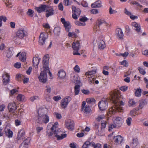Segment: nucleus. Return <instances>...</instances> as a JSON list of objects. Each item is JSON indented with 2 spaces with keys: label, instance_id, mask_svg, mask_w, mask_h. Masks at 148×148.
I'll return each instance as SVG.
<instances>
[{
  "label": "nucleus",
  "instance_id": "nucleus-20",
  "mask_svg": "<svg viewBox=\"0 0 148 148\" xmlns=\"http://www.w3.org/2000/svg\"><path fill=\"white\" fill-rule=\"evenodd\" d=\"M19 56L20 60L22 62H24L26 60V53L25 52H19L16 56V57Z\"/></svg>",
  "mask_w": 148,
  "mask_h": 148
},
{
  "label": "nucleus",
  "instance_id": "nucleus-38",
  "mask_svg": "<svg viewBox=\"0 0 148 148\" xmlns=\"http://www.w3.org/2000/svg\"><path fill=\"white\" fill-rule=\"evenodd\" d=\"M92 144L90 143V141L85 142L82 146V148H92L91 147Z\"/></svg>",
  "mask_w": 148,
  "mask_h": 148
},
{
  "label": "nucleus",
  "instance_id": "nucleus-59",
  "mask_svg": "<svg viewBox=\"0 0 148 148\" xmlns=\"http://www.w3.org/2000/svg\"><path fill=\"white\" fill-rule=\"evenodd\" d=\"M125 32L127 34H129L130 31V29L128 25H126L125 26Z\"/></svg>",
  "mask_w": 148,
  "mask_h": 148
},
{
  "label": "nucleus",
  "instance_id": "nucleus-33",
  "mask_svg": "<svg viewBox=\"0 0 148 148\" xmlns=\"http://www.w3.org/2000/svg\"><path fill=\"white\" fill-rule=\"evenodd\" d=\"M58 75L60 79H63L65 77L66 75V73L63 70H60L58 73Z\"/></svg>",
  "mask_w": 148,
  "mask_h": 148
},
{
  "label": "nucleus",
  "instance_id": "nucleus-39",
  "mask_svg": "<svg viewBox=\"0 0 148 148\" xmlns=\"http://www.w3.org/2000/svg\"><path fill=\"white\" fill-rule=\"evenodd\" d=\"M141 89L140 88H138L135 92V96L137 97H140L141 95Z\"/></svg>",
  "mask_w": 148,
  "mask_h": 148
},
{
  "label": "nucleus",
  "instance_id": "nucleus-27",
  "mask_svg": "<svg viewBox=\"0 0 148 148\" xmlns=\"http://www.w3.org/2000/svg\"><path fill=\"white\" fill-rule=\"evenodd\" d=\"M30 142V139L29 138L24 140L21 143L19 147V148H27L28 145Z\"/></svg>",
  "mask_w": 148,
  "mask_h": 148
},
{
  "label": "nucleus",
  "instance_id": "nucleus-48",
  "mask_svg": "<svg viewBox=\"0 0 148 148\" xmlns=\"http://www.w3.org/2000/svg\"><path fill=\"white\" fill-rule=\"evenodd\" d=\"M132 119L131 117H128L126 121L127 124L128 126H130L131 124Z\"/></svg>",
  "mask_w": 148,
  "mask_h": 148
},
{
  "label": "nucleus",
  "instance_id": "nucleus-21",
  "mask_svg": "<svg viewBox=\"0 0 148 148\" xmlns=\"http://www.w3.org/2000/svg\"><path fill=\"white\" fill-rule=\"evenodd\" d=\"M24 114V110L23 109L21 108L18 109L17 111H15L13 115L16 116L18 118H21Z\"/></svg>",
  "mask_w": 148,
  "mask_h": 148
},
{
  "label": "nucleus",
  "instance_id": "nucleus-41",
  "mask_svg": "<svg viewBox=\"0 0 148 148\" xmlns=\"http://www.w3.org/2000/svg\"><path fill=\"white\" fill-rule=\"evenodd\" d=\"M34 11L31 9H29L26 12L27 14L30 17H32L34 16Z\"/></svg>",
  "mask_w": 148,
  "mask_h": 148
},
{
  "label": "nucleus",
  "instance_id": "nucleus-12",
  "mask_svg": "<svg viewBox=\"0 0 148 148\" xmlns=\"http://www.w3.org/2000/svg\"><path fill=\"white\" fill-rule=\"evenodd\" d=\"M8 107L9 112L12 113V115L15 112L16 110L17 109L16 103L14 102L9 103Z\"/></svg>",
  "mask_w": 148,
  "mask_h": 148
},
{
  "label": "nucleus",
  "instance_id": "nucleus-61",
  "mask_svg": "<svg viewBox=\"0 0 148 148\" xmlns=\"http://www.w3.org/2000/svg\"><path fill=\"white\" fill-rule=\"evenodd\" d=\"M129 53L127 52H125L124 53H120L118 56H122L123 57H126L128 56V55Z\"/></svg>",
  "mask_w": 148,
  "mask_h": 148
},
{
  "label": "nucleus",
  "instance_id": "nucleus-45",
  "mask_svg": "<svg viewBox=\"0 0 148 148\" xmlns=\"http://www.w3.org/2000/svg\"><path fill=\"white\" fill-rule=\"evenodd\" d=\"M129 106H130L133 107L134 105L136 104V102H135L134 99H130L128 102Z\"/></svg>",
  "mask_w": 148,
  "mask_h": 148
},
{
  "label": "nucleus",
  "instance_id": "nucleus-23",
  "mask_svg": "<svg viewBox=\"0 0 148 148\" xmlns=\"http://www.w3.org/2000/svg\"><path fill=\"white\" fill-rule=\"evenodd\" d=\"M40 58L39 57H34L33 59V64L34 66L36 69H38V65L40 60Z\"/></svg>",
  "mask_w": 148,
  "mask_h": 148
},
{
  "label": "nucleus",
  "instance_id": "nucleus-5",
  "mask_svg": "<svg viewBox=\"0 0 148 148\" xmlns=\"http://www.w3.org/2000/svg\"><path fill=\"white\" fill-rule=\"evenodd\" d=\"M108 25V24L104 20L99 21L97 25L94 27V31L95 32H99L101 29L104 30L103 26H107Z\"/></svg>",
  "mask_w": 148,
  "mask_h": 148
},
{
  "label": "nucleus",
  "instance_id": "nucleus-40",
  "mask_svg": "<svg viewBox=\"0 0 148 148\" xmlns=\"http://www.w3.org/2000/svg\"><path fill=\"white\" fill-rule=\"evenodd\" d=\"M80 91V86L79 85H76L75 86L74 93L75 95L78 94Z\"/></svg>",
  "mask_w": 148,
  "mask_h": 148
},
{
  "label": "nucleus",
  "instance_id": "nucleus-13",
  "mask_svg": "<svg viewBox=\"0 0 148 148\" xmlns=\"http://www.w3.org/2000/svg\"><path fill=\"white\" fill-rule=\"evenodd\" d=\"M108 106V102L107 100H102L99 102L98 106L99 109L101 111L105 110Z\"/></svg>",
  "mask_w": 148,
  "mask_h": 148
},
{
  "label": "nucleus",
  "instance_id": "nucleus-50",
  "mask_svg": "<svg viewBox=\"0 0 148 148\" xmlns=\"http://www.w3.org/2000/svg\"><path fill=\"white\" fill-rule=\"evenodd\" d=\"M135 108H134L133 110L130 111V115L132 117L135 116L136 115Z\"/></svg>",
  "mask_w": 148,
  "mask_h": 148
},
{
  "label": "nucleus",
  "instance_id": "nucleus-57",
  "mask_svg": "<svg viewBox=\"0 0 148 148\" xmlns=\"http://www.w3.org/2000/svg\"><path fill=\"white\" fill-rule=\"evenodd\" d=\"M105 117V115L103 114L99 115L96 119L97 121H100L101 119H104Z\"/></svg>",
  "mask_w": 148,
  "mask_h": 148
},
{
  "label": "nucleus",
  "instance_id": "nucleus-43",
  "mask_svg": "<svg viewBox=\"0 0 148 148\" xmlns=\"http://www.w3.org/2000/svg\"><path fill=\"white\" fill-rule=\"evenodd\" d=\"M60 28L59 27H55L53 30L54 33L56 35H59L60 33Z\"/></svg>",
  "mask_w": 148,
  "mask_h": 148
},
{
  "label": "nucleus",
  "instance_id": "nucleus-3",
  "mask_svg": "<svg viewBox=\"0 0 148 148\" xmlns=\"http://www.w3.org/2000/svg\"><path fill=\"white\" fill-rule=\"evenodd\" d=\"M47 110L46 108H40L38 111V115L36 120L40 124H46L49 121V118L47 114Z\"/></svg>",
  "mask_w": 148,
  "mask_h": 148
},
{
  "label": "nucleus",
  "instance_id": "nucleus-4",
  "mask_svg": "<svg viewBox=\"0 0 148 148\" xmlns=\"http://www.w3.org/2000/svg\"><path fill=\"white\" fill-rule=\"evenodd\" d=\"M49 56L48 55L44 56L43 58L42 65L43 68L44 69L45 72L48 73L49 75L51 76V73L50 71L49 67Z\"/></svg>",
  "mask_w": 148,
  "mask_h": 148
},
{
  "label": "nucleus",
  "instance_id": "nucleus-52",
  "mask_svg": "<svg viewBox=\"0 0 148 148\" xmlns=\"http://www.w3.org/2000/svg\"><path fill=\"white\" fill-rule=\"evenodd\" d=\"M75 23L76 25L79 26H85L86 25L85 23L84 22L81 23L78 21H75Z\"/></svg>",
  "mask_w": 148,
  "mask_h": 148
},
{
  "label": "nucleus",
  "instance_id": "nucleus-36",
  "mask_svg": "<svg viewBox=\"0 0 148 148\" xmlns=\"http://www.w3.org/2000/svg\"><path fill=\"white\" fill-rule=\"evenodd\" d=\"M90 144H92V145L91 146V147L92 148L93 147L94 148H101V145L99 143H97L96 144H95V143L93 142H90Z\"/></svg>",
  "mask_w": 148,
  "mask_h": 148
},
{
  "label": "nucleus",
  "instance_id": "nucleus-7",
  "mask_svg": "<svg viewBox=\"0 0 148 148\" xmlns=\"http://www.w3.org/2000/svg\"><path fill=\"white\" fill-rule=\"evenodd\" d=\"M15 36L13 38L14 41H17L19 39H22L26 36V32L23 29H19L16 33Z\"/></svg>",
  "mask_w": 148,
  "mask_h": 148
},
{
  "label": "nucleus",
  "instance_id": "nucleus-63",
  "mask_svg": "<svg viewBox=\"0 0 148 148\" xmlns=\"http://www.w3.org/2000/svg\"><path fill=\"white\" fill-rule=\"evenodd\" d=\"M18 92V90L16 89H14L10 91V93L11 95H13Z\"/></svg>",
  "mask_w": 148,
  "mask_h": 148
},
{
  "label": "nucleus",
  "instance_id": "nucleus-31",
  "mask_svg": "<svg viewBox=\"0 0 148 148\" xmlns=\"http://www.w3.org/2000/svg\"><path fill=\"white\" fill-rule=\"evenodd\" d=\"M101 2L100 1H98L94 3L91 4V6L92 8H99L101 7Z\"/></svg>",
  "mask_w": 148,
  "mask_h": 148
},
{
  "label": "nucleus",
  "instance_id": "nucleus-30",
  "mask_svg": "<svg viewBox=\"0 0 148 148\" xmlns=\"http://www.w3.org/2000/svg\"><path fill=\"white\" fill-rule=\"evenodd\" d=\"M98 45L99 48L101 49H103L105 47V43L103 40H100L98 41Z\"/></svg>",
  "mask_w": 148,
  "mask_h": 148
},
{
  "label": "nucleus",
  "instance_id": "nucleus-32",
  "mask_svg": "<svg viewBox=\"0 0 148 148\" xmlns=\"http://www.w3.org/2000/svg\"><path fill=\"white\" fill-rule=\"evenodd\" d=\"M73 13L77 14L78 16H79L81 11L79 9L77 8L75 6H73L72 7Z\"/></svg>",
  "mask_w": 148,
  "mask_h": 148
},
{
  "label": "nucleus",
  "instance_id": "nucleus-22",
  "mask_svg": "<svg viewBox=\"0 0 148 148\" xmlns=\"http://www.w3.org/2000/svg\"><path fill=\"white\" fill-rule=\"evenodd\" d=\"M47 6L45 5H41L39 7H36L35 9L39 13L45 12Z\"/></svg>",
  "mask_w": 148,
  "mask_h": 148
},
{
  "label": "nucleus",
  "instance_id": "nucleus-35",
  "mask_svg": "<svg viewBox=\"0 0 148 148\" xmlns=\"http://www.w3.org/2000/svg\"><path fill=\"white\" fill-rule=\"evenodd\" d=\"M138 144V140L137 138H133L132 140V142L131 144V146L133 148L136 147Z\"/></svg>",
  "mask_w": 148,
  "mask_h": 148
},
{
  "label": "nucleus",
  "instance_id": "nucleus-2",
  "mask_svg": "<svg viewBox=\"0 0 148 148\" xmlns=\"http://www.w3.org/2000/svg\"><path fill=\"white\" fill-rule=\"evenodd\" d=\"M58 124L56 122L54 125L49 123L47 126V135L49 136H53L57 138L58 140L62 139L66 136V134L62 133L60 130H58Z\"/></svg>",
  "mask_w": 148,
  "mask_h": 148
},
{
  "label": "nucleus",
  "instance_id": "nucleus-62",
  "mask_svg": "<svg viewBox=\"0 0 148 148\" xmlns=\"http://www.w3.org/2000/svg\"><path fill=\"white\" fill-rule=\"evenodd\" d=\"M54 114L55 116L57 119H60L62 118V116L60 114L57 112H55L54 113Z\"/></svg>",
  "mask_w": 148,
  "mask_h": 148
},
{
  "label": "nucleus",
  "instance_id": "nucleus-44",
  "mask_svg": "<svg viewBox=\"0 0 148 148\" xmlns=\"http://www.w3.org/2000/svg\"><path fill=\"white\" fill-rule=\"evenodd\" d=\"M44 98L47 101H49L51 99V96L49 93L45 92L44 95Z\"/></svg>",
  "mask_w": 148,
  "mask_h": 148
},
{
  "label": "nucleus",
  "instance_id": "nucleus-9",
  "mask_svg": "<svg viewBox=\"0 0 148 148\" xmlns=\"http://www.w3.org/2000/svg\"><path fill=\"white\" fill-rule=\"evenodd\" d=\"M45 12L46 17L48 18L53 15L55 13V11L53 6L47 5Z\"/></svg>",
  "mask_w": 148,
  "mask_h": 148
},
{
  "label": "nucleus",
  "instance_id": "nucleus-42",
  "mask_svg": "<svg viewBox=\"0 0 148 148\" xmlns=\"http://www.w3.org/2000/svg\"><path fill=\"white\" fill-rule=\"evenodd\" d=\"M7 20V18L5 16H0V27H1L2 25V21H3L4 22H5Z\"/></svg>",
  "mask_w": 148,
  "mask_h": 148
},
{
  "label": "nucleus",
  "instance_id": "nucleus-24",
  "mask_svg": "<svg viewBox=\"0 0 148 148\" xmlns=\"http://www.w3.org/2000/svg\"><path fill=\"white\" fill-rule=\"evenodd\" d=\"M92 70L91 71H88L85 73L86 76H88L94 75L97 73V68L96 66H94L92 67Z\"/></svg>",
  "mask_w": 148,
  "mask_h": 148
},
{
  "label": "nucleus",
  "instance_id": "nucleus-26",
  "mask_svg": "<svg viewBox=\"0 0 148 148\" xmlns=\"http://www.w3.org/2000/svg\"><path fill=\"white\" fill-rule=\"evenodd\" d=\"M113 140L115 143L119 144H121L123 140V137L120 135L114 136Z\"/></svg>",
  "mask_w": 148,
  "mask_h": 148
},
{
  "label": "nucleus",
  "instance_id": "nucleus-55",
  "mask_svg": "<svg viewBox=\"0 0 148 148\" xmlns=\"http://www.w3.org/2000/svg\"><path fill=\"white\" fill-rule=\"evenodd\" d=\"M95 101V99L93 98H87L86 99V102L88 103H90L92 102H94Z\"/></svg>",
  "mask_w": 148,
  "mask_h": 148
},
{
  "label": "nucleus",
  "instance_id": "nucleus-10",
  "mask_svg": "<svg viewBox=\"0 0 148 148\" xmlns=\"http://www.w3.org/2000/svg\"><path fill=\"white\" fill-rule=\"evenodd\" d=\"M81 107V110L84 113L88 114L91 111L89 106L87 104L86 102L84 101L82 102Z\"/></svg>",
  "mask_w": 148,
  "mask_h": 148
},
{
  "label": "nucleus",
  "instance_id": "nucleus-47",
  "mask_svg": "<svg viewBox=\"0 0 148 148\" xmlns=\"http://www.w3.org/2000/svg\"><path fill=\"white\" fill-rule=\"evenodd\" d=\"M139 106L137 108L139 109H141L144 107L145 105V103L143 100L140 101H139Z\"/></svg>",
  "mask_w": 148,
  "mask_h": 148
},
{
  "label": "nucleus",
  "instance_id": "nucleus-64",
  "mask_svg": "<svg viewBox=\"0 0 148 148\" xmlns=\"http://www.w3.org/2000/svg\"><path fill=\"white\" fill-rule=\"evenodd\" d=\"M5 107V106L4 104H2L0 105V112L3 111Z\"/></svg>",
  "mask_w": 148,
  "mask_h": 148
},
{
  "label": "nucleus",
  "instance_id": "nucleus-16",
  "mask_svg": "<svg viewBox=\"0 0 148 148\" xmlns=\"http://www.w3.org/2000/svg\"><path fill=\"white\" fill-rule=\"evenodd\" d=\"M115 32L118 39L122 40L123 39L124 34L120 28H117L115 30Z\"/></svg>",
  "mask_w": 148,
  "mask_h": 148
},
{
  "label": "nucleus",
  "instance_id": "nucleus-34",
  "mask_svg": "<svg viewBox=\"0 0 148 148\" xmlns=\"http://www.w3.org/2000/svg\"><path fill=\"white\" fill-rule=\"evenodd\" d=\"M17 99L19 101H25L26 99L25 96L22 94H18L17 97Z\"/></svg>",
  "mask_w": 148,
  "mask_h": 148
},
{
  "label": "nucleus",
  "instance_id": "nucleus-17",
  "mask_svg": "<svg viewBox=\"0 0 148 148\" xmlns=\"http://www.w3.org/2000/svg\"><path fill=\"white\" fill-rule=\"evenodd\" d=\"M61 21L64 25L66 31L69 32L71 27V26L69 22V21H66L65 19L63 18H61Z\"/></svg>",
  "mask_w": 148,
  "mask_h": 148
},
{
  "label": "nucleus",
  "instance_id": "nucleus-8",
  "mask_svg": "<svg viewBox=\"0 0 148 148\" xmlns=\"http://www.w3.org/2000/svg\"><path fill=\"white\" fill-rule=\"evenodd\" d=\"M112 120L113 123L112 124V129L117 127H120L122 124L121 118L120 117H114Z\"/></svg>",
  "mask_w": 148,
  "mask_h": 148
},
{
  "label": "nucleus",
  "instance_id": "nucleus-60",
  "mask_svg": "<svg viewBox=\"0 0 148 148\" xmlns=\"http://www.w3.org/2000/svg\"><path fill=\"white\" fill-rule=\"evenodd\" d=\"M128 88V87L126 86H123L120 88V89L123 91H126Z\"/></svg>",
  "mask_w": 148,
  "mask_h": 148
},
{
  "label": "nucleus",
  "instance_id": "nucleus-37",
  "mask_svg": "<svg viewBox=\"0 0 148 148\" xmlns=\"http://www.w3.org/2000/svg\"><path fill=\"white\" fill-rule=\"evenodd\" d=\"M72 81L76 84H79L80 82L79 79L78 78L77 75H74L73 78H71Z\"/></svg>",
  "mask_w": 148,
  "mask_h": 148
},
{
  "label": "nucleus",
  "instance_id": "nucleus-25",
  "mask_svg": "<svg viewBox=\"0 0 148 148\" xmlns=\"http://www.w3.org/2000/svg\"><path fill=\"white\" fill-rule=\"evenodd\" d=\"M25 132L24 130L21 129L18 132L17 139L18 140H23L25 138Z\"/></svg>",
  "mask_w": 148,
  "mask_h": 148
},
{
  "label": "nucleus",
  "instance_id": "nucleus-18",
  "mask_svg": "<svg viewBox=\"0 0 148 148\" xmlns=\"http://www.w3.org/2000/svg\"><path fill=\"white\" fill-rule=\"evenodd\" d=\"M10 75L8 73H5L3 74V82L4 85H7L10 81Z\"/></svg>",
  "mask_w": 148,
  "mask_h": 148
},
{
  "label": "nucleus",
  "instance_id": "nucleus-14",
  "mask_svg": "<svg viewBox=\"0 0 148 148\" xmlns=\"http://www.w3.org/2000/svg\"><path fill=\"white\" fill-rule=\"evenodd\" d=\"M66 127L69 130H73L74 128V121L68 119L66 121L65 123Z\"/></svg>",
  "mask_w": 148,
  "mask_h": 148
},
{
  "label": "nucleus",
  "instance_id": "nucleus-53",
  "mask_svg": "<svg viewBox=\"0 0 148 148\" xmlns=\"http://www.w3.org/2000/svg\"><path fill=\"white\" fill-rule=\"evenodd\" d=\"M3 1L5 3L7 6L11 7V3L10 2V0H3Z\"/></svg>",
  "mask_w": 148,
  "mask_h": 148
},
{
  "label": "nucleus",
  "instance_id": "nucleus-19",
  "mask_svg": "<svg viewBox=\"0 0 148 148\" xmlns=\"http://www.w3.org/2000/svg\"><path fill=\"white\" fill-rule=\"evenodd\" d=\"M132 25L134 27V29L139 34L141 33L140 26V24L136 22H133L131 23Z\"/></svg>",
  "mask_w": 148,
  "mask_h": 148
},
{
  "label": "nucleus",
  "instance_id": "nucleus-28",
  "mask_svg": "<svg viewBox=\"0 0 148 148\" xmlns=\"http://www.w3.org/2000/svg\"><path fill=\"white\" fill-rule=\"evenodd\" d=\"M5 134L9 138H12L13 136V132L9 128L6 127L4 130Z\"/></svg>",
  "mask_w": 148,
  "mask_h": 148
},
{
  "label": "nucleus",
  "instance_id": "nucleus-29",
  "mask_svg": "<svg viewBox=\"0 0 148 148\" xmlns=\"http://www.w3.org/2000/svg\"><path fill=\"white\" fill-rule=\"evenodd\" d=\"M80 44L78 42L75 41L72 44V48L75 51H78L79 49Z\"/></svg>",
  "mask_w": 148,
  "mask_h": 148
},
{
  "label": "nucleus",
  "instance_id": "nucleus-56",
  "mask_svg": "<svg viewBox=\"0 0 148 148\" xmlns=\"http://www.w3.org/2000/svg\"><path fill=\"white\" fill-rule=\"evenodd\" d=\"M74 71L77 73H79L80 71V69L78 65H76L74 68Z\"/></svg>",
  "mask_w": 148,
  "mask_h": 148
},
{
  "label": "nucleus",
  "instance_id": "nucleus-11",
  "mask_svg": "<svg viewBox=\"0 0 148 148\" xmlns=\"http://www.w3.org/2000/svg\"><path fill=\"white\" fill-rule=\"evenodd\" d=\"M71 98L69 96H67L61 101V106L64 108H65L67 106L71 100Z\"/></svg>",
  "mask_w": 148,
  "mask_h": 148
},
{
  "label": "nucleus",
  "instance_id": "nucleus-51",
  "mask_svg": "<svg viewBox=\"0 0 148 148\" xmlns=\"http://www.w3.org/2000/svg\"><path fill=\"white\" fill-rule=\"evenodd\" d=\"M43 128L42 127L38 126L36 128V131L38 134H39L40 132L43 130Z\"/></svg>",
  "mask_w": 148,
  "mask_h": 148
},
{
  "label": "nucleus",
  "instance_id": "nucleus-1",
  "mask_svg": "<svg viewBox=\"0 0 148 148\" xmlns=\"http://www.w3.org/2000/svg\"><path fill=\"white\" fill-rule=\"evenodd\" d=\"M120 94L117 90L112 91V103L113 106L112 107V114H114L116 112H121L123 110L122 106L124 105V103L120 101Z\"/></svg>",
  "mask_w": 148,
  "mask_h": 148
},
{
  "label": "nucleus",
  "instance_id": "nucleus-15",
  "mask_svg": "<svg viewBox=\"0 0 148 148\" xmlns=\"http://www.w3.org/2000/svg\"><path fill=\"white\" fill-rule=\"evenodd\" d=\"M48 38V35L47 34L41 33L39 37V43L43 45L45 44L46 40Z\"/></svg>",
  "mask_w": 148,
  "mask_h": 148
},
{
  "label": "nucleus",
  "instance_id": "nucleus-6",
  "mask_svg": "<svg viewBox=\"0 0 148 148\" xmlns=\"http://www.w3.org/2000/svg\"><path fill=\"white\" fill-rule=\"evenodd\" d=\"M41 72L38 78L40 82L45 83L47 81V74L45 70L43 68V66L40 67Z\"/></svg>",
  "mask_w": 148,
  "mask_h": 148
},
{
  "label": "nucleus",
  "instance_id": "nucleus-49",
  "mask_svg": "<svg viewBox=\"0 0 148 148\" xmlns=\"http://www.w3.org/2000/svg\"><path fill=\"white\" fill-rule=\"evenodd\" d=\"M39 99V97L37 96H33L29 98V100L32 102L34 101V100H38Z\"/></svg>",
  "mask_w": 148,
  "mask_h": 148
},
{
  "label": "nucleus",
  "instance_id": "nucleus-58",
  "mask_svg": "<svg viewBox=\"0 0 148 148\" xmlns=\"http://www.w3.org/2000/svg\"><path fill=\"white\" fill-rule=\"evenodd\" d=\"M131 3L132 4L136 5L137 6H138V7H140V8H142L143 7V6L142 5H140L139 3H138V2H137L136 1H133Z\"/></svg>",
  "mask_w": 148,
  "mask_h": 148
},
{
  "label": "nucleus",
  "instance_id": "nucleus-54",
  "mask_svg": "<svg viewBox=\"0 0 148 148\" xmlns=\"http://www.w3.org/2000/svg\"><path fill=\"white\" fill-rule=\"evenodd\" d=\"M138 69L139 70L140 73L142 75H144L145 73V71L144 69L142 68L138 67Z\"/></svg>",
  "mask_w": 148,
  "mask_h": 148
},
{
  "label": "nucleus",
  "instance_id": "nucleus-46",
  "mask_svg": "<svg viewBox=\"0 0 148 148\" xmlns=\"http://www.w3.org/2000/svg\"><path fill=\"white\" fill-rule=\"evenodd\" d=\"M45 90L46 92L50 93L51 92V86L49 85H47L45 88Z\"/></svg>",
  "mask_w": 148,
  "mask_h": 148
}]
</instances>
